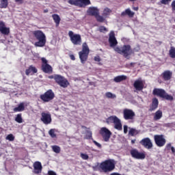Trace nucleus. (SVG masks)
<instances>
[{"mask_svg":"<svg viewBox=\"0 0 175 175\" xmlns=\"http://www.w3.org/2000/svg\"><path fill=\"white\" fill-rule=\"evenodd\" d=\"M100 168L104 173L113 172V169H116V163H114V160H106L100 163Z\"/></svg>","mask_w":175,"mask_h":175,"instance_id":"nucleus-3","label":"nucleus"},{"mask_svg":"<svg viewBox=\"0 0 175 175\" xmlns=\"http://www.w3.org/2000/svg\"><path fill=\"white\" fill-rule=\"evenodd\" d=\"M33 35H34L36 39L38 40L35 42L34 46L36 47H44L46 41L44 33L42 31L37 30L33 32Z\"/></svg>","mask_w":175,"mask_h":175,"instance_id":"nucleus-1","label":"nucleus"},{"mask_svg":"<svg viewBox=\"0 0 175 175\" xmlns=\"http://www.w3.org/2000/svg\"><path fill=\"white\" fill-rule=\"evenodd\" d=\"M154 143L157 147H163L166 144V139L163 135H156L154 137Z\"/></svg>","mask_w":175,"mask_h":175,"instance_id":"nucleus-10","label":"nucleus"},{"mask_svg":"<svg viewBox=\"0 0 175 175\" xmlns=\"http://www.w3.org/2000/svg\"><path fill=\"white\" fill-rule=\"evenodd\" d=\"M58 84L59 85H60V87H62L63 88H66V87L69 85V82L66 79L63 78V79H62V81Z\"/></svg>","mask_w":175,"mask_h":175,"instance_id":"nucleus-28","label":"nucleus"},{"mask_svg":"<svg viewBox=\"0 0 175 175\" xmlns=\"http://www.w3.org/2000/svg\"><path fill=\"white\" fill-rule=\"evenodd\" d=\"M6 140H9V142H14V135L13 134H10L6 137Z\"/></svg>","mask_w":175,"mask_h":175,"instance_id":"nucleus-42","label":"nucleus"},{"mask_svg":"<svg viewBox=\"0 0 175 175\" xmlns=\"http://www.w3.org/2000/svg\"><path fill=\"white\" fill-rule=\"evenodd\" d=\"M15 2H16V3H23L24 1L23 0H15Z\"/></svg>","mask_w":175,"mask_h":175,"instance_id":"nucleus-53","label":"nucleus"},{"mask_svg":"<svg viewBox=\"0 0 175 175\" xmlns=\"http://www.w3.org/2000/svg\"><path fill=\"white\" fill-rule=\"evenodd\" d=\"M70 59H72V61H75V59H76V57H75V55H70Z\"/></svg>","mask_w":175,"mask_h":175,"instance_id":"nucleus-54","label":"nucleus"},{"mask_svg":"<svg viewBox=\"0 0 175 175\" xmlns=\"http://www.w3.org/2000/svg\"><path fill=\"white\" fill-rule=\"evenodd\" d=\"M31 72L33 73H38V69H36V68L33 66H30L29 68L25 70V74L27 76H29Z\"/></svg>","mask_w":175,"mask_h":175,"instance_id":"nucleus-23","label":"nucleus"},{"mask_svg":"<svg viewBox=\"0 0 175 175\" xmlns=\"http://www.w3.org/2000/svg\"><path fill=\"white\" fill-rule=\"evenodd\" d=\"M171 151H172V154H174V155H175V148H174V147H171Z\"/></svg>","mask_w":175,"mask_h":175,"instance_id":"nucleus-55","label":"nucleus"},{"mask_svg":"<svg viewBox=\"0 0 175 175\" xmlns=\"http://www.w3.org/2000/svg\"><path fill=\"white\" fill-rule=\"evenodd\" d=\"M170 56L171 58H175V48L172 46L170 49Z\"/></svg>","mask_w":175,"mask_h":175,"instance_id":"nucleus-39","label":"nucleus"},{"mask_svg":"<svg viewBox=\"0 0 175 175\" xmlns=\"http://www.w3.org/2000/svg\"><path fill=\"white\" fill-rule=\"evenodd\" d=\"M135 117H136V113H135V111L131 109H123V118L126 121H132L135 120Z\"/></svg>","mask_w":175,"mask_h":175,"instance_id":"nucleus-8","label":"nucleus"},{"mask_svg":"<svg viewBox=\"0 0 175 175\" xmlns=\"http://www.w3.org/2000/svg\"><path fill=\"white\" fill-rule=\"evenodd\" d=\"M41 61L42 62V70L44 73H52L53 72V67L50 66V64H47V59L46 58H41Z\"/></svg>","mask_w":175,"mask_h":175,"instance_id":"nucleus-13","label":"nucleus"},{"mask_svg":"<svg viewBox=\"0 0 175 175\" xmlns=\"http://www.w3.org/2000/svg\"><path fill=\"white\" fill-rule=\"evenodd\" d=\"M165 147L167 150H172V147L173 146H172V144H167Z\"/></svg>","mask_w":175,"mask_h":175,"instance_id":"nucleus-48","label":"nucleus"},{"mask_svg":"<svg viewBox=\"0 0 175 175\" xmlns=\"http://www.w3.org/2000/svg\"><path fill=\"white\" fill-rule=\"evenodd\" d=\"M49 79H54V77H53V76H49Z\"/></svg>","mask_w":175,"mask_h":175,"instance_id":"nucleus-59","label":"nucleus"},{"mask_svg":"<svg viewBox=\"0 0 175 175\" xmlns=\"http://www.w3.org/2000/svg\"><path fill=\"white\" fill-rule=\"evenodd\" d=\"M87 12L89 16H94L96 17L97 14H99V9L96 7H90Z\"/></svg>","mask_w":175,"mask_h":175,"instance_id":"nucleus-19","label":"nucleus"},{"mask_svg":"<svg viewBox=\"0 0 175 175\" xmlns=\"http://www.w3.org/2000/svg\"><path fill=\"white\" fill-rule=\"evenodd\" d=\"M126 79V76L125 75H119L118 77H116L113 79V81L115 83H121V81H124Z\"/></svg>","mask_w":175,"mask_h":175,"instance_id":"nucleus-27","label":"nucleus"},{"mask_svg":"<svg viewBox=\"0 0 175 175\" xmlns=\"http://www.w3.org/2000/svg\"><path fill=\"white\" fill-rule=\"evenodd\" d=\"M0 32H1L3 35H9V28L5 27V23L3 22H0Z\"/></svg>","mask_w":175,"mask_h":175,"instance_id":"nucleus-20","label":"nucleus"},{"mask_svg":"<svg viewBox=\"0 0 175 175\" xmlns=\"http://www.w3.org/2000/svg\"><path fill=\"white\" fill-rule=\"evenodd\" d=\"M44 13H49V10L47 9L44 10Z\"/></svg>","mask_w":175,"mask_h":175,"instance_id":"nucleus-58","label":"nucleus"},{"mask_svg":"<svg viewBox=\"0 0 175 175\" xmlns=\"http://www.w3.org/2000/svg\"><path fill=\"white\" fill-rule=\"evenodd\" d=\"M135 142H136V139H132L131 140L132 144H135Z\"/></svg>","mask_w":175,"mask_h":175,"instance_id":"nucleus-57","label":"nucleus"},{"mask_svg":"<svg viewBox=\"0 0 175 175\" xmlns=\"http://www.w3.org/2000/svg\"><path fill=\"white\" fill-rule=\"evenodd\" d=\"M158 99L157 98H154L152 100V110H155L158 107Z\"/></svg>","mask_w":175,"mask_h":175,"instance_id":"nucleus-35","label":"nucleus"},{"mask_svg":"<svg viewBox=\"0 0 175 175\" xmlns=\"http://www.w3.org/2000/svg\"><path fill=\"white\" fill-rule=\"evenodd\" d=\"M91 5V1L90 0H78V5L79 8H85Z\"/></svg>","mask_w":175,"mask_h":175,"instance_id":"nucleus-21","label":"nucleus"},{"mask_svg":"<svg viewBox=\"0 0 175 175\" xmlns=\"http://www.w3.org/2000/svg\"><path fill=\"white\" fill-rule=\"evenodd\" d=\"M124 133H128V126H124Z\"/></svg>","mask_w":175,"mask_h":175,"instance_id":"nucleus-49","label":"nucleus"},{"mask_svg":"<svg viewBox=\"0 0 175 175\" xmlns=\"http://www.w3.org/2000/svg\"><path fill=\"white\" fill-rule=\"evenodd\" d=\"M114 50L116 53H118V54L124 55L125 58H128L129 55L133 54V50H132V47H131V45L129 44L124 45L122 48L116 47L114 48Z\"/></svg>","mask_w":175,"mask_h":175,"instance_id":"nucleus-2","label":"nucleus"},{"mask_svg":"<svg viewBox=\"0 0 175 175\" xmlns=\"http://www.w3.org/2000/svg\"><path fill=\"white\" fill-rule=\"evenodd\" d=\"M24 110H25V106L24 105V103H20L18 107L14 109V111H15V113L24 111Z\"/></svg>","mask_w":175,"mask_h":175,"instance_id":"nucleus-26","label":"nucleus"},{"mask_svg":"<svg viewBox=\"0 0 175 175\" xmlns=\"http://www.w3.org/2000/svg\"><path fill=\"white\" fill-rule=\"evenodd\" d=\"M162 116H163L162 111L161 110L157 111L154 114V117H153L154 121H158L161 120V118H162Z\"/></svg>","mask_w":175,"mask_h":175,"instance_id":"nucleus-24","label":"nucleus"},{"mask_svg":"<svg viewBox=\"0 0 175 175\" xmlns=\"http://www.w3.org/2000/svg\"><path fill=\"white\" fill-rule=\"evenodd\" d=\"M109 42L110 47H113V49H116V44H118V42H117V39L116 38V36L114 34V31L110 32Z\"/></svg>","mask_w":175,"mask_h":175,"instance_id":"nucleus-16","label":"nucleus"},{"mask_svg":"<svg viewBox=\"0 0 175 175\" xmlns=\"http://www.w3.org/2000/svg\"><path fill=\"white\" fill-rule=\"evenodd\" d=\"M153 94L160 96V98H163V99H166V100H173V96L166 93L163 89H154Z\"/></svg>","mask_w":175,"mask_h":175,"instance_id":"nucleus-6","label":"nucleus"},{"mask_svg":"<svg viewBox=\"0 0 175 175\" xmlns=\"http://www.w3.org/2000/svg\"><path fill=\"white\" fill-rule=\"evenodd\" d=\"M64 77L61 75H55L54 79L55 80L56 83L59 84L62 80H64Z\"/></svg>","mask_w":175,"mask_h":175,"instance_id":"nucleus-36","label":"nucleus"},{"mask_svg":"<svg viewBox=\"0 0 175 175\" xmlns=\"http://www.w3.org/2000/svg\"><path fill=\"white\" fill-rule=\"evenodd\" d=\"M88 54H90V48H88L87 42H84L82 45V51L79 53L81 64H85L88 59Z\"/></svg>","mask_w":175,"mask_h":175,"instance_id":"nucleus-5","label":"nucleus"},{"mask_svg":"<svg viewBox=\"0 0 175 175\" xmlns=\"http://www.w3.org/2000/svg\"><path fill=\"white\" fill-rule=\"evenodd\" d=\"M54 96L55 94L53 90H49L40 96V99H42L43 102H50V100H53L54 99Z\"/></svg>","mask_w":175,"mask_h":175,"instance_id":"nucleus-9","label":"nucleus"},{"mask_svg":"<svg viewBox=\"0 0 175 175\" xmlns=\"http://www.w3.org/2000/svg\"><path fill=\"white\" fill-rule=\"evenodd\" d=\"M133 87L136 91H142L143 88H144V81L142 80V78H139L135 81Z\"/></svg>","mask_w":175,"mask_h":175,"instance_id":"nucleus-15","label":"nucleus"},{"mask_svg":"<svg viewBox=\"0 0 175 175\" xmlns=\"http://www.w3.org/2000/svg\"><path fill=\"white\" fill-rule=\"evenodd\" d=\"M33 173H35V174L42 173V163L40 162L36 161L33 163Z\"/></svg>","mask_w":175,"mask_h":175,"instance_id":"nucleus-18","label":"nucleus"},{"mask_svg":"<svg viewBox=\"0 0 175 175\" xmlns=\"http://www.w3.org/2000/svg\"><path fill=\"white\" fill-rule=\"evenodd\" d=\"M105 96H106V98H108L109 99H116V98H117V96H116V94H114L110 92L105 93Z\"/></svg>","mask_w":175,"mask_h":175,"instance_id":"nucleus-33","label":"nucleus"},{"mask_svg":"<svg viewBox=\"0 0 175 175\" xmlns=\"http://www.w3.org/2000/svg\"><path fill=\"white\" fill-rule=\"evenodd\" d=\"M81 158H82L84 161H87V159H88L90 158V157L88 156V154H85V153H81L80 154Z\"/></svg>","mask_w":175,"mask_h":175,"instance_id":"nucleus-43","label":"nucleus"},{"mask_svg":"<svg viewBox=\"0 0 175 175\" xmlns=\"http://www.w3.org/2000/svg\"><path fill=\"white\" fill-rule=\"evenodd\" d=\"M131 2H135L136 0H129Z\"/></svg>","mask_w":175,"mask_h":175,"instance_id":"nucleus-60","label":"nucleus"},{"mask_svg":"<svg viewBox=\"0 0 175 175\" xmlns=\"http://www.w3.org/2000/svg\"><path fill=\"white\" fill-rule=\"evenodd\" d=\"M95 17L98 23H104L105 20H106V18L104 16H100L99 14H97Z\"/></svg>","mask_w":175,"mask_h":175,"instance_id":"nucleus-34","label":"nucleus"},{"mask_svg":"<svg viewBox=\"0 0 175 175\" xmlns=\"http://www.w3.org/2000/svg\"><path fill=\"white\" fill-rule=\"evenodd\" d=\"M93 143H94L95 146L98 147V148H102V145L99 143H98L96 141L93 140Z\"/></svg>","mask_w":175,"mask_h":175,"instance_id":"nucleus-46","label":"nucleus"},{"mask_svg":"<svg viewBox=\"0 0 175 175\" xmlns=\"http://www.w3.org/2000/svg\"><path fill=\"white\" fill-rule=\"evenodd\" d=\"M163 80H165V81H167L169 80H170V79H172V72H170V70H166L164 72H163Z\"/></svg>","mask_w":175,"mask_h":175,"instance_id":"nucleus-22","label":"nucleus"},{"mask_svg":"<svg viewBox=\"0 0 175 175\" xmlns=\"http://www.w3.org/2000/svg\"><path fill=\"white\" fill-rule=\"evenodd\" d=\"M129 135H130V136H135V135H136V130L134 129H131L129 131Z\"/></svg>","mask_w":175,"mask_h":175,"instance_id":"nucleus-44","label":"nucleus"},{"mask_svg":"<svg viewBox=\"0 0 175 175\" xmlns=\"http://www.w3.org/2000/svg\"><path fill=\"white\" fill-rule=\"evenodd\" d=\"M133 63H131V65H133Z\"/></svg>","mask_w":175,"mask_h":175,"instance_id":"nucleus-61","label":"nucleus"},{"mask_svg":"<svg viewBox=\"0 0 175 175\" xmlns=\"http://www.w3.org/2000/svg\"><path fill=\"white\" fill-rule=\"evenodd\" d=\"M49 135L53 139H54L55 137H57V135L55 134V129H51V130H49Z\"/></svg>","mask_w":175,"mask_h":175,"instance_id":"nucleus-38","label":"nucleus"},{"mask_svg":"<svg viewBox=\"0 0 175 175\" xmlns=\"http://www.w3.org/2000/svg\"><path fill=\"white\" fill-rule=\"evenodd\" d=\"M129 16V17H133L135 16V12H132L131 9L128 8L124 12L121 13V16Z\"/></svg>","mask_w":175,"mask_h":175,"instance_id":"nucleus-25","label":"nucleus"},{"mask_svg":"<svg viewBox=\"0 0 175 175\" xmlns=\"http://www.w3.org/2000/svg\"><path fill=\"white\" fill-rule=\"evenodd\" d=\"M100 32H107V29L104 26H101L99 27Z\"/></svg>","mask_w":175,"mask_h":175,"instance_id":"nucleus-45","label":"nucleus"},{"mask_svg":"<svg viewBox=\"0 0 175 175\" xmlns=\"http://www.w3.org/2000/svg\"><path fill=\"white\" fill-rule=\"evenodd\" d=\"M68 3L74 6H79V0H68Z\"/></svg>","mask_w":175,"mask_h":175,"instance_id":"nucleus-40","label":"nucleus"},{"mask_svg":"<svg viewBox=\"0 0 175 175\" xmlns=\"http://www.w3.org/2000/svg\"><path fill=\"white\" fill-rule=\"evenodd\" d=\"M41 121L45 125H49L51 124V114L49 112H42L41 113Z\"/></svg>","mask_w":175,"mask_h":175,"instance_id":"nucleus-14","label":"nucleus"},{"mask_svg":"<svg viewBox=\"0 0 175 175\" xmlns=\"http://www.w3.org/2000/svg\"><path fill=\"white\" fill-rule=\"evenodd\" d=\"M15 121L18 122V124H23V117L21 116V113H19L15 118Z\"/></svg>","mask_w":175,"mask_h":175,"instance_id":"nucleus-37","label":"nucleus"},{"mask_svg":"<svg viewBox=\"0 0 175 175\" xmlns=\"http://www.w3.org/2000/svg\"><path fill=\"white\" fill-rule=\"evenodd\" d=\"M172 10H175V1H173L172 3Z\"/></svg>","mask_w":175,"mask_h":175,"instance_id":"nucleus-52","label":"nucleus"},{"mask_svg":"<svg viewBox=\"0 0 175 175\" xmlns=\"http://www.w3.org/2000/svg\"><path fill=\"white\" fill-rule=\"evenodd\" d=\"M68 36L72 44L75 46H80L81 44V36L80 34H75L73 31H70L68 32Z\"/></svg>","mask_w":175,"mask_h":175,"instance_id":"nucleus-7","label":"nucleus"},{"mask_svg":"<svg viewBox=\"0 0 175 175\" xmlns=\"http://www.w3.org/2000/svg\"><path fill=\"white\" fill-rule=\"evenodd\" d=\"M130 154L133 158L135 159H146V152H139L137 149H132L130 151Z\"/></svg>","mask_w":175,"mask_h":175,"instance_id":"nucleus-11","label":"nucleus"},{"mask_svg":"<svg viewBox=\"0 0 175 175\" xmlns=\"http://www.w3.org/2000/svg\"><path fill=\"white\" fill-rule=\"evenodd\" d=\"M52 17H53L57 27H58V25H59V23L61 21V18L59 17V16L58 14H53Z\"/></svg>","mask_w":175,"mask_h":175,"instance_id":"nucleus-30","label":"nucleus"},{"mask_svg":"<svg viewBox=\"0 0 175 175\" xmlns=\"http://www.w3.org/2000/svg\"><path fill=\"white\" fill-rule=\"evenodd\" d=\"M140 144H142V146H144V147H145V148H147L148 150L151 149V148L152 147V142H151V139H150V138L148 137L144 138L142 140H141Z\"/></svg>","mask_w":175,"mask_h":175,"instance_id":"nucleus-17","label":"nucleus"},{"mask_svg":"<svg viewBox=\"0 0 175 175\" xmlns=\"http://www.w3.org/2000/svg\"><path fill=\"white\" fill-rule=\"evenodd\" d=\"M85 139H88V140L92 139V132L91 131H87Z\"/></svg>","mask_w":175,"mask_h":175,"instance_id":"nucleus-41","label":"nucleus"},{"mask_svg":"<svg viewBox=\"0 0 175 175\" xmlns=\"http://www.w3.org/2000/svg\"><path fill=\"white\" fill-rule=\"evenodd\" d=\"M100 133L101 134L104 142H109L110 137H111V131L106 127H103L100 129Z\"/></svg>","mask_w":175,"mask_h":175,"instance_id":"nucleus-12","label":"nucleus"},{"mask_svg":"<svg viewBox=\"0 0 175 175\" xmlns=\"http://www.w3.org/2000/svg\"><path fill=\"white\" fill-rule=\"evenodd\" d=\"M48 174L49 175H57V173H55L54 171H49Z\"/></svg>","mask_w":175,"mask_h":175,"instance_id":"nucleus-50","label":"nucleus"},{"mask_svg":"<svg viewBox=\"0 0 175 175\" xmlns=\"http://www.w3.org/2000/svg\"><path fill=\"white\" fill-rule=\"evenodd\" d=\"M106 122L108 125L113 124L114 128L115 129H117V131H122V123H121V120L118 118V117L116 116H109L107 118Z\"/></svg>","mask_w":175,"mask_h":175,"instance_id":"nucleus-4","label":"nucleus"},{"mask_svg":"<svg viewBox=\"0 0 175 175\" xmlns=\"http://www.w3.org/2000/svg\"><path fill=\"white\" fill-rule=\"evenodd\" d=\"M94 61H96V62H100V57L99 56H96L94 57Z\"/></svg>","mask_w":175,"mask_h":175,"instance_id":"nucleus-47","label":"nucleus"},{"mask_svg":"<svg viewBox=\"0 0 175 175\" xmlns=\"http://www.w3.org/2000/svg\"><path fill=\"white\" fill-rule=\"evenodd\" d=\"M0 2L1 9H6V8H8V5L9 4L8 0H1Z\"/></svg>","mask_w":175,"mask_h":175,"instance_id":"nucleus-31","label":"nucleus"},{"mask_svg":"<svg viewBox=\"0 0 175 175\" xmlns=\"http://www.w3.org/2000/svg\"><path fill=\"white\" fill-rule=\"evenodd\" d=\"M133 10H135V11H137V10H139V7H133Z\"/></svg>","mask_w":175,"mask_h":175,"instance_id":"nucleus-56","label":"nucleus"},{"mask_svg":"<svg viewBox=\"0 0 175 175\" xmlns=\"http://www.w3.org/2000/svg\"><path fill=\"white\" fill-rule=\"evenodd\" d=\"M111 13V10H110L109 8H104L103 11V16L107 18L108 16H110Z\"/></svg>","mask_w":175,"mask_h":175,"instance_id":"nucleus-29","label":"nucleus"},{"mask_svg":"<svg viewBox=\"0 0 175 175\" xmlns=\"http://www.w3.org/2000/svg\"><path fill=\"white\" fill-rule=\"evenodd\" d=\"M169 2V0H161V3L163 5H167V3Z\"/></svg>","mask_w":175,"mask_h":175,"instance_id":"nucleus-51","label":"nucleus"},{"mask_svg":"<svg viewBox=\"0 0 175 175\" xmlns=\"http://www.w3.org/2000/svg\"><path fill=\"white\" fill-rule=\"evenodd\" d=\"M51 148L53 151V152H55V154H59L61 152V148L58 146H52Z\"/></svg>","mask_w":175,"mask_h":175,"instance_id":"nucleus-32","label":"nucleus"}]
</instances>
